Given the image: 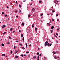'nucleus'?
<instances>
[{
  "label": "nucleus",
  "instance_id": "obj_1",
  "mask_svg": "<svg viewBox=\"0 0 60 60\" xmlns=\"http://www.w3.org/2000/svg\"><path fill=\"white\" fill-rule=\"evenodd\" d=\"M47 44H48V41H46L45 44V46H47Z\"/></svg>",
  "mask_w": 60,
  "mask_h": 60
},
{
  "label": "nucleus",
  "instance_id": "obj_2",
  "mask_svg": "<svg viewBox=\"0 0 60 60\" xmlns=\"http://www.w3.org/2000/svg\"><path fill=\"white\" fill-rule=\"evenodd\" d=\"M36 58V56H34L33 57V58L34 59H35Z\"/></svg>",
  "mask_w": 60,
  "mask_h": 60
},
{
  "label": "nucleus",
  "instance_id": "obj_3",
  "mask_svg": "<svg viewBox=\"0 0 60 60\" xmlns=\"http://www.w3.org/2000/svg\"><path fill=\"white\" fill-rule=\"evenodd\" d=\"M54 26H52L51 27V29H53V28H54Z\"/></svg>",
  "mask_w": 60,
  "mask_h": 60
},
{
  "label": "nucleus",
  "instance_id": "obj_4",
  "mask_svg": "<svg viewBox=\"0 0 60 60\" xmlns=\"http://www.w3.org/2000/svg\"><path fill=\"white\" fill-rule=\"evenodd\" d=\"M22 26H24V25H25V23H24L23 22L22 23Z\"/></svg>",
  "mask_w": 60,
  "mask_h": 60
},
{
  "label": "nucleus",
  "instance_id": "obj_5",
  "mask_svg": "<svg viewBox=\"0 0 60 60\" xmlns=\"http://www.w3.org/2000/svg\"><path fill=\"white\" fill-rule=\"evenodd\" d=\"M2 55L3 56H5V54H3Z\"/></svg>",
  "mask_w": 60,
  "mask_h": 60
},
{
  "label": "nucleus",
  "instance_id": "obj_6",
  "mask_svg": "<svg viewBox=\"0 0 60 60\" xmlns=\"http://www.w3.org/2000/svg\"><path fill=\"white\" fill-rule=\"evenodd\" d=\"M34 10H35V9L34 8H33L32 9V11H34Z\"/></svg>",
  "mask_w": 60,
  "mask_h": 60
},
{
  "label": "nucleus",
  "instance_id": "obj_7",
  "mask_svg": "<svg viewBox=\"0 0 60 60\" xmlns=\"http://www.w3.org/2000/svg\"><path fill=\"white\" fill-rule=\"evenodd\" d=\"M12 28H11L10 29V31H12Z\"/></svg>",
  "mask_w": 60,
  "mask_h": 60
},
{
  "label": "nucleus",
  "instance_id": "obj_8",
  "mask_svg": "<svg viewBox=\"0 0 60 60\" xmlns=\"http://www.w3.org/2000/svg\"><path fill=\"white\" fill-rule=\"evenodd\" d=\"M6 34V32H4L3 33V34Z\"/></svg>",
  "mask_w": 60,
  "mask_h": 60
},
{
  "label": "nucleus",
  "instance_id": "obj_9",
  "mask_svg": "<svg viewBox=\"0 0 60 60\" xmlns=\"http://www.w3.org/2000/svg\"><path fill=\"white\" fill-rule=\"evenodd\" d=\"M34 24H33L32 25V27H34Z\"/></svg>",
  "mask_w": 60,
  "mask_h": 60
},
{
  "label": "nucleus",
  "instance_id": "obj_10",
  "mask_svg": "<svg viewBox=\"0 0 60 60\" xmlns=\"http://www.w3.org/2000/svg\"><path fill=\"white\" fill-rule=\"evenodd\" d=\"M55 59H56V56H55Z\"/></svg>",
  "mask_w": 60,
  "mask_h": 60
},
{
  "label": "nucleus",
  "instance_id": "obj_11",
  "mask_svg": "<svg viewBox=\"0 0 60 60\" xmlns=\"http://www.w3.org/2000/svg\"><path fill=\"white\" fill-rule=\"evenodd\" d=\"M21 36L22 37H23V34H21Z\"/></svg>",
  "mask_w": 60,
  "mask_h": 60
},
{
  "label": "nucleus",
  "instance_id": "obj_12",
  "mask_svg": "<svg viewBox=\"0 0 60 60\" xmlns=\"http://www.w3.org/2000/svg\"><path fill=\"white\" fill-rule=\"evenodd\" d=\"M3 26L4 27H5V26H5V25H4Z\"/></svg>",
  "mask_w": 60,
  "mask_h": 60
},
{
  "label": "nucleus",
  "instance_id": "obj_13",
  "mask_svg": "<svg viewBox=\"0 0 60 60\" xmlns=\"http://www.w3.org/2000/svg\"><path fill=\"white\" fill-rule=\"evenodd\" d=\"M35 29L36 30V31L37 30V28L36 27L35 28Z\"/></svg>",
  "mask_w": 60,
  "mask_h": 60
},
{
  "label": "nucleus",
  "instance_id": "obj_14",
  "mask_svg": "<svg viewBox=\"0 0 60 60\" xmlns=\"http://www.w3.org/2000/svg\"><path fill=\"white\" fill-rule=\"evenodd\" d=\"M52 12H55V11L53 10H52Z\"/></svg>",
  "mask_w": 60,
  "mask_h": 60
},
{
  "label": "nucleus",
  "instance_id": "obj_15",
  "mask_svg": "<svg viewBox=\"0 0 60 60\" xmlns=\"http://www.w3.org/2000/svg\"><path fill=\"white\" fill-rule=\"evenodd\" d=\"M18 56H15V58H18Z\"/></svg>",
  "mask_w": 60,
  "mask_h": 60
},
{
  "label": "nucleus",
  "instance_id": "obj_16",
  "mask_svg": "<svg viewBox=\"0 0 60 60\" xmlns=\"http://www.w3.org/2000/svg\"><path fill=\"white\" fill-rule=\"evenodd\" d=\"M19 45H20V46H22V44H19Z\"/></svg>",
  "mask_w": 60,
  "mask_h": 60
},
{
  "label": "nucleus",
  "instance_id": "obj_17",
  "mask_svg": "<svg viewBox=\"0 0 60 60\" xmlns=\"http://www.w3.org/2000/svg\"><path fill=\"white\" fill-rule=\"evenodd\" d=\"M1 45L2 46H4V44H2Z\"/></svg>",
  "mask_w": 60,
  "mask_h": 60
},
{
  "label": "nucleus",
  "instance_id": "obj_18",
  "mask_svg": "<svg viewBox=\"0 0 60 60\" xmlns=\"http://www.w3.org/2000/svg\"><path fill=\"white\" fill-rule=\"evenodd\" d=\"M22 48L23 49H25V48H24V47H22Z\"/></svg>",
  "mask_w": 60,
  "mask_h": 60
},
{
  "label": "nucleus",
  "instance_id": "obj_19",
  "mask_svg": "<svg viewBox=\"0 0 60 60\" xmlns=\"http://www.w3.org/2000/svg\"><path fill=\"white\" fill-rule=\"evenodd\" d=\"M9 39H11V37H9Z\"/></svg>",
  "mask_w": 60,
  "mask_h": 60
},
{
  "label": "nucleus",
  "instance_id": "obj_20",
  "mask_svg": "<svg viewBox=\"0 0 60 60\" xmlns=\"http://www.w3.org/2000/svg\"><path fill=\"white\" fill-rule=\"evenodd\" d=\"M50 31H51V33H52L53 32V30H51Z\"/></svg>",
  "mask_w": 60,
  "mask_h": 60
},
{
  "label": "nucleus",
  "instance_id": "obj_21",
  "mask_svg": "<svg viewBox=\"0 0 60 60\" xmlns=\"http://www.w3.org/2000/svg\"><path fill=\"white\" fill-rule=\"evenodd\" d=\"M21 56H22V57H23V55H22V54H21Z\"/></svg>",
  "mask_w": 60,
  "mask_h": 60
},
{
  "label": "nucleus",
  "instance_id": "obj_22",
  "mask_svg": "<svg viewBox=\"0 0 60 60\" xmlns=\"http://www.w3.org/2000/svg\"><path fill=\"white\" fill-rule=\"evenodd\" d=\"M51 45H52V44H50L49 45V46H51Z\"/></svg>",
  "mask_w": 60,
  "mask_h": 60
},
{
  "label": "nucleus",
  "instance_id": "obj_23",
  "mask_svg": "<svg viewBox=\"0 0 60 60\" xmlns=\"http://www.w3.org/2000/svg\"><path fill=\"white\" fill-rule=\"evenodd\" d=\"M47 45L48 46H49V43H48L47 44Z\"/></svg>",
  "mask_w": 60,
  "mask_h": 60
},
{
  "label": "nucleus",
  "instance_id": "obj_24",
  "mask_svg": "<svg viewBox=\"0 0 60 60\" xmlns=\"http://www.w3.org/2000/svg\"><path fill=\"white\" fill-rule=\"evenodd\" d=\"M16 53H18V51H16L15 52Z\"/></svg>",
  "mask_w": 60,
  "mask_h": 60
},
{
  "label": "nucleus",
  "instance_id": "obj_25",
  "mask_svg": "<svg viewBox=\"0 0 60 60\" xmlns=\"http://www.w3.org/2000/svg\"><path fill=\"white\" fill-rule=\"evenodd\" d=\"M31 15H28V17H30V16Z\"/></svg>",
  "mask_w": 60,
  "mask_h": 60
},
{
  "label": "nucleus",
  "instance_id": "obj_26",
  "mask_svg": "<svg viewBox=\"0 0 60 60\" xmlns=\"http://www.w3.org/2000/svg\"><path fill=\"white\" fill-rule=\"evenodd\" d=\"M24 56H26V54H24Z\"/></svg>",
  "mask_w": 60,
  "mask_h": 60
},
{
  "label": "nucleus",
  "instance_id": "obj_27",
  "mask_svg": "<svg viewBox=\"0 0 60 60\" xmlns=\"http://www.w3.org/2000/svg\"><path fill=\"white\" fill-rule=\"evenodd\" d=\"M58 16V14H57V15H56V16Z\"/></svg>",
  "mask_w": 60,
  "mask_h": 60
},
{
  "label": "nucleus",
  "instance_id": "obj_28",
  "mask_svg": "<svg viewBox=\"0 0 60 60\" xmlns=\"http://www.w3.org/2000/svg\"><path fill=\"white\" fill-rule=\"evenodd\" d=\"M41 1H39V3H41Z\"/></svg>",
  "mask_w": 60,
  "mask_h": 60
},
{
  "label": "nucleus",
  "instance_id": "obj_29",
  "mask_svg": "<svg viewBox=\"0 0 60 60\" xmlns=\"http://www.w3.org/2000/svg\"><path fill=\"white\" fill-rule=\"evenodd\" d=\"M17 11H18L17 10H16V11H15V12H16H16H17Z\"/></svg>",
  "mask_w": 60,
  "mask_h": 60
},
{
  "label": "nucleus",
  "instance_id": "obj_30",
  "mask_svg": "<svg viewBox=\"0 0 60 60\" xmlns=\"http://www.w3.org/2000/svg\"><path fill=\"white\" fill-rule=\"evenodd\" d=\"M55 37H56V38H57V36H56V35H55Z\"/></svg>",
  "mask_w": 60,
  "mask_h": 60
},
{
  "label": "nucleus",
  "instance_id": "obj_31",
  "mask_svg": "<svg viewBox=\"0 0 60 60\" xmlns=\"http://www.w3.org/2000/svg\"><path fill=\"white\" fill-rule=\"evenodd\" d=\"M25 38H24V37L23 38V40H24Z\"/></svg>",
  "mask_w": 60,
  "mask_h": 60
},
{
  "label": "nucleus",
  "instance_id": "obj_32",
  "mask_svg": "<svg viewBox=\"0 0 60 60\" xmlns=\"http://www.w3.org/2000/svg\"><path fill=\"white\" fill-rule=\"evenodd\" d=\"M14 49H15V48H16V46H14Z\"/></svg>",
  "mask_w": 60,
  "mask_h": 60
},
{
  "label": "nucleus",
  "instance_id": "obj_33",
  "mask_svg": "<svg viewBox=\"0 0 60 60\" xmlns=\"http://www.w3.org/2000/svg\"><path fill=\"white\" fill-rule=\"evenodd\" d=\"M42 15H43V14L42 13L41 14V15L42 16Z\"/></svg>",
  "mask_w": 60,
  "mask_h": 60
},
{
  "label": "nucleus",
  "instance_id": "obj_34",
  "mask_svg": "<svg viewBox=\"0 0 60 60\" xmlns=\"http://www.w3.org/2000/svg\"><path fill=\"white\" fill-rule=\"evenodd\" d=\"M15 3L16 4H17V3H18V2L17 1H16L15 2Z\"/></svg>",
  "mask_w": 60,
  "mask_h": 60
},
{
  "label": "nucleus",
  "instance_id": "obj_35",
  "mask_svg": "<svg viewBox=\"0 0 60 60\" xmlns=\"http://www.w3.org/2000/svg\"><path fill=\"white\" fill-rule=\"evenodd\" d=\"M19 6L20 7H21V6L20 5H19Z\"/></svg>",
  "mask_w": 60,
  "mask_h": 60
},
{
  "label": "nucleus",
  "instance_id": "obj_36",
  "mask_svg": "<svg viewBox=\"0 0 60 60\" xmlns=\"http://www.w3.org/2000/svg\"><path fill=\"white\" fill-rule=\"evenodd\" d=\"M52 21H54V19H52Z\"/></svg>",
  "mask_w": 60,
  "mask_h": 60
},
{
  "label": "nucleus",
  "instance_id": "obj_37",
  "mask_svg": "<svg viewBox=\"0 0 60 60\" xmlns=\"http://www.w3.org/2000/svg\"><path fill=\"white\" fill-rule=\"evenodd\" d=\"M57 31H59V29H57Z\"/></svg>",
  "mask_w": 60,
  "mask_h": 60
},
{
  "label": "nucleus",
  "instance_id": "obj_38",
  "mask_svg": "<svg viewBox=\"0 0 60 60\" xmlns=\"http://www.w3.org/2000/svg\"><path fill=\"white\" fill-rule=\"evenodd\" d=\"M7 43L8 44H10V42H8Z\"/></svg>",
  "mask_w": 60,
  "mask_h": 60
},
{
  "label": "nucleus",
  "instance_id": "obj_39",
  "mask_svg": "<svg viewBox=\"0 0 60 60\" xmlns=\"http://www.w3.org/2000/svg\"><path fill=\"white\" fill-rule=\"evenodd\" d=\"M5 17H6V16H7V15H5Z\"/></svg>",
  "mask_w": 60,
  "mask_h": 60
},
{
  "label": "nucleus",
  "instance_id": "obj_40",
  "mask_svg": "<svg viewBox=\"0 0 60 60\" xmlns=\"http://www.w3.org/2000/svg\"><path fill=\"white\" fill-rule=\"evenodd\" d=\"M13 33H15V31H13Z\"/></svg>",
  "mask_w": 60,
  "mask_h": 60
},
{
  "label": "nucleus",
  "instance_id": "obj_41",
  "mask_svg": "<svg viewBox=\"0 0 60 60\" xmlns=\"http://www.w3.org/2000/svg\"><path fill=\"white\" fill-rule=\"evenodd\" d=\"M57 20L58 21H59V19H57Z\"/></svg>",
  "mask_w": 60,
  "mask_h": 60
},
{
  "label": "nucleus",
  "instance_id": "obj_42",
  "mask_svg": "<svg viewBox=\"0 0 60 60\" xmlns=\"http://www.w3.org/2000/svg\"><path fill=\"white\" fill-rule=\"evenodd\" d=\"M56 42H57V43H58V41H56Z\"/></svg>",
  "mask_w": 60,
  "mask_h": 60
},
{
  "label": "nucleus",
  "instance_id": "obj_43",
  "mask_svg": "<svg viewBox=\"0 0 60 60\" xmlns=\"http://www.w3.org/2000/svg\"><path fill=\"white\" fill-rule=\"evenodd\" d=\"M4 26H2V28H4Z\"/></svg>",
  "mask_w": 60,
  "mask_h": 60
},
{
  "label": "nucleus",
  "instance_id": "obj_44",
  "mask_svg": "<svg viewBox=\"0 0 60 60\" xmlns=\"http://www.w3.org/2000/svg\"><path fill=\"white\" fill-rule=\"evenodd\" d=\"M29 46L30 47H31V45H30Z\"/></svg>",
  "mask_w": 60,
  "mask_h": 60
},
{
  "label": "nucleus",
  "instance_id": "obj_45",
  "mask_svg": "<svg viewBox=\"0 0 60 60\" xmlns=\"http://www.w3.org/2000/svg\"><path fill=\"white\" fill-rule=\"evenodd\" d=\"M26 2V0H25L23 1V2Z\"/></svg>",
  "mask_w": 60,
  "mask_h": 60
},
{
  "label": "nucleus",
  "instance_id": "obj_46",
  "mask_svg": "<svg viewBox=\"0 0 60 60\" xmlns=\"http://www.w3.org/2000/svg\"><path fill=\"white\" fill-rule=\"evenodd\" d=\"M16 18H18V17H19V16H16Z\"/></svg>",
  "mask_w": 60,
  "mask_h": 60
},
{
  "label": "nucleus",
  "instance_id": "obj_47",
  "mask_svg": "<svg viewBox=\"0 0 60 60\" xmlns=\"http://www.w3.org/2000/svg\"><path fill=\"white\" fill-rule=\"evenodd\" d=\"M39 56H38V58H39Z\"/></svg>",
  "mask_w": 60,
  "mask_h": 60
},
{
  "label": "nucleus",
  "instance_id": "obj_48",
  "mask_svg": "<svg viewBox=\"0 0 60 60\" xmlns=\"http://www.w3.org/2000/svg\"><path fill=\"white\" fill-rule=\"evenodd\" d=\"M21 10H20V11H19V12H21Z\"/></svg>",
  "mask_w": 60,
  "mask_h": 60
},
{
  "label": "nucleus",
  "instance_id": "obj_49",
  "mask_svg": "<svg viewBox=\"0 0 60 60\" xmlns=\"http://www.w3.org/2000/svg\"><path fill=\"white\" fill-rule=\"evenodd\" d=\"M37 54L38 55H39V53H37Z\"/></svg>",
  "mask_w": 60,
  "mask_h": 60
},
{
  "label": "nucleus",
  "instance_id": "obj_50",
  "mask_svg": "<svg viewBox=\"0 0 60 60\" xmlns=\"http://www.w3.org/2000/svg\"><path fill=\"white\" fill-rule=\"evenodd\" d=\"M2 14H4V12H2Z\"/></svg>",
  "mask_w": 60,
  "mask_h": 60
},
{
  "label": "nucleus",
  "instance_id": "obj_51",
  "mask_svg": "<svg viewBox=\"0 0 60 60\" xmlns=\"http://www.w3.org/2000/svg\"><path fill=\"white\" fill-rule=\"evenodd\" d=\"M56 35H58V34L56 33Z\"/></svg>",
  "mask_w": 60,
  "mask_h": 60
},
{
  "label": "nucleus",
  "instance_id": "obj_52",
  "mask_svg": "<svg viewBox=\"0 0 60 60\" xmlns=\"http://www.w3.org/2000/svg\"><path fill=\"white\" fill-rule=\"evenodd\" d=\"M19 32H21V31L20 30H19Z\"/></svg>",
  "mask_w": 60,
  "mask_h": 60
},
{
  "label": "nucleus",
  "instance_id": "obj_53",
  "mask_svg": "<svg viewBox=\"0 0 60 60\" xmlns=\"http://www.w3.org/2000/svg\"><path fill=\"white\" fill-rule=\"evenodd\" d=\"M39 56H41V54H40L39 55Z\"/></svg>",
  "mask_w": 60,
  "mask_h": 60
},
{
  "label": "nucleus",
  "instance_id": "obj_54",
  "mask_svg": "<svg viewBox=\"0 0 60 60\" xmlns=\"http://www.w3.org/2000/svg\"><path fill=\"white\" fill-rule=\"evenodd\" d=\"M16 42H18V41H16Z\"/></svg>",
  "mask_w": 60,
  "mask_h": 60
},
{
  "label": "nucleus",
  "instance_id": "obj_55",
  "mask_svg": "<svg viewBox=\"0 0 60 60\" xmlns=\"http://www.w3.org/2000/svg\"><path fill=\"white\" fill-rule=\"evenodd\" d=\"M32 5V4H30V6H31Z\"/></svg>",
  "mask_w": 60,
  "mask_h": 60
},
{
  "label": "nucleus",
  "instance_id": "obj_56",
  "mask_svg": "<svg viewBox=\"0 0 60 60\" xmlns=\"http://www.w3.org/2000/svg\"><path fill=\"white\" fill-rule=\"evenodd\" d=\"M11 53H12V51H11Z\"/></svg>",
  "mask_w": 60,
  "mask_h": 60
},
{
  "label": "nucleus",
  "instance_id": "obj_57",
  "mask_svg": "<svg viewBox=\"0 0 60 60\" xmlns=\"http://www.w3.org/2000/svg\"><path fill=\"white\" fill-rule=\"evenodd\" d=\"M52 39H54V38H53V37H52Z\"/></svg>",
  "mask_w": 60,
  "mask_h": 60
},
{
  "label": "nucleus",
  "instance_id": "obj_58",
  "mask_svg": "<svg viewBox=\"0 0 60 60\" xmlns=\"http://www.w3.org/2000/svg\"><path fill=\"white\" fill-rule=\"evenodd\" d=\"M26 48H27V45H26Z\"/></svg>",
  "mask_w": 60,
  "mask_h": 60
},
{
  "label": "nucleus",
  "instance_id": "obj_59",
  "mask_svg": "<svg viewBox=\"0 0 60 60\" xmlns=\"http://www.w3.org/2000/svg\"><path fill=\"white\" fill-rule=\"evenodd\" d=\"M26 45H27V43H26Z\"/></svg>",
  "mask_w": 60,
  "mask_h": 60
},
{
  "label": "nucleus",
  "instance_id": "obj_60",
  "mask_svg": "<svg viewBox=\"0 0 60 60\" xmlns=\"http://www.w3.org/2000/svg\"><path fill=\"white\" fill-rule=\"evenodd\" d=\"M38 50H39L40 49L39 48H38Z\"/></svg>",
  "mask_w": 60,
  "mask_h": 60
},
{
  "label": "nucleus",
  "instance_id": "obj_61",
  "mask_svg": "<svg viewBox=\"0 0 60 60\" xmlns=\"http://www.w3.org/2000/svg\"><path fill=\"white\" fill-rule=\"evenodd\" d=\"M26 53H29V52H26Z\"/></svg>",
  "mask_w": 60,
  "mask_h": 60
},
{
  "label": "nucleus",
  "instance_id": "obj_62",
  "mask_svg": "<svg viewBox=\"0 0 60 60\" xmlns=\"http://www.w3.org/2000/svg\"><path fill=\"white\" fill-rule=\"evenodd\" d=\"M7 8H9V7H7Z\"/></svg>",
  "mask_w": 60,
  "mask_h": 60
},
{
  "label": "nucleus",
  "instance_id": "obj_63",
  "mask_svg": "<svg viewBox=\"0 0 60 60\" xmlns=\"http://www.w3.org/2000/svg\"><path fill=\"white\" fill-rule=\"evenodd\" d=\"M52 53H55V52L54 51Z\"/></svg>",
  "mask_w": 60,
  "mask_h": 60
},
{
  "label": "nucleus",
  "instance_id": "obj_64",
  "mask_svg": "<svg viewBox=\"0 0 60 60\" xmlns=\"http://www.w3.org/2000/svg\"><path fill=\"white\" fill-rule=\"evenodd\" d=\"M37 59L38 60H39V59L38 58V59Z\"/></svg>",
  "mask_w": 60,
  "mask_h": 60
}]
</instances>
